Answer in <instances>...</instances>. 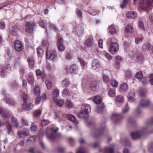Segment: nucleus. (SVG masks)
Returning <instances> with one entry per match:
<instances>
[{
    "mask_svg": "<svg viewBox=\"0 0 153 153\" xmlns=\"http://www.w3.org/2000/svg\"><path fill=\"white\" fill-rule=\"evenodd\" d=\"M115 100L117 102H123L124 101L123 97L122 95L117 96L115 97Z\"/></svg>",
    "mask_w": 153,
    "mask_h": 153,
    "instance_id": "obj_32",
    "label": "nucleus"
},
{
    "mask_svg": "<svg viewBox=\"0 0 153 153\" xmlns=\"http://www.w3.org/2000/svg\"><path fill=\"white\" fill-rule=\"evenodd\" d=\"M150 82L152 85H153V74H151L150 76Z\"/></svg>",
    "mask_w": 153,
    "mask_h": 153,
    "instance_id": "obj_64",
    "label": "nucleus"
},
{
    "mask_svg": "<svg viewBox=\"0 0 153 153\" xmlns=\"http://www.w3.org/2000/svg\"><path fill=\"white\" fill-rule=\"evenodd\" d=\"M45 84L47 89H51L52 87V82L48 80H47L45 82Z\"/></svg>",
    "mask_w": 153,
    "mask_h": 153,
    "instance_id": "obj_37",
    "label": "nucleus"
},
{
    "mask_svg": "<svg viewBox=\"0 0 153 153\" xmlns=\"http://www.w3.org/2000/svg\"><path fill=\"white\" fill-rule=\"evenodd\" d=\"M49 123V122L48 120H43L41 121V125L42 126H44L48 125Z\"/></svg>",
    "mask_w": 153,
    "mask_h": 153,
    "instance_id": "obj_49",
    "label": "nucleus"
},
{
    "mask_svg": "<svg viewBox=\"0 0 153 153\" xmlns=\"http://www.w3.org/2000/svg\"><path fill=\"white\" fill-rule=\"evenodd\" d=\"M22 99L24 103L23 104H26L28 100V97L27 95L25 93H23L22 94Z\"/></svg>",
    "mask_w": 153,
    "mask_h": 153,
    "instance_id": "obj_34",
    "label": "nucleus"
},
{
    "mask_svg": "<svg viewBox=\"0 0 153 153\" xmlns=\"http://www.w3.org/2000/svg\"><path fill=\"white\" fill-rule=\"evenodd\" d=\"M134 94L133 93H129L128 95V100L130 102L133 101L134 99Z\"/></svg>",
    "mask_w": 153,
    "mask_h": 153,
    "instance_id": "obj_36",
    "label": "nucleus"
},
{
    "mask_svg": "<svg viewBox=\"0 0 153 153\" xmlns=\"http://www.w3.org/2000/svg\"><path fill=\"white\" fill-rule=\"evenodd\" d=\"M137 0H134V3L135 4ZM140 5L141 8L146 10H149L153 6V0H140Z\"/></svg>",
    "mask_w": 153,
    "mask_h": 153,
    "instance_id": "obj_1",
    "label": "nucleus"
},
{
    "mask_svg": "<svg viewBox=\"0 0 153 153\" xmlns=\"http://www.w3.org/2000/svg\"><path fill=\"white\" fill-rule=\"evenodd\" d=\"M128 89V85L126 83L122 84L120 88V91L121 92H125L127 91Z\"/></svg>",
    "mask_w": 153,
    "mask_h": 153,
    "instance_id": "obj_24",
    "label": "nucleus"
},
{
    "mask_svg": "<svg viewBox=\"0 0 153 153\" xmlns=\"http://www.w3.org/2000/svg\"><path fill=\"white\" fill-rule=\"evenodd\" d=\"M125 31L128 33H131L133 31V27L131 25H128L125 27Z\"/></svg>",
    "mask_w": 153,
    "mask_h": 153,
    "instance_id": "obj_28",
    "label": "nucleus"
},
{
    "mask_svg": "<svg viewBox=\"0 0 153 153\" xmlns=\"http://www.w3.org/2000/svg\"><path fill=\"white\" fill-rule=\"evenodd\" d=\"M78 70V66L76 65H73L70 69V72L71 74H75Z\"/></svg>",
    "mask_w": 153,
    "mask_h": 153,
    "instance_id": "obj_20",
    "label": "nucleus"
},
{
    "mask_svg": "<svg viewBox=\"0 0 153 153\" xmlns=\"http://www.w3.org/2000/svg\"><path fill=\"white\" fill-rule=\"evenodd\" d=\"M43 46L45 47H48L49 45V43L47 40H44L42 42Z\"/></svg>",
    "mask_w": 153,
    "mask_h": 153,
    "instance_id": "obj_59",
    "label": "nucleus"
},
{
    "mask_svg": "<svg viewBox=\"0 0 153 153\" xmlns=\"http://www.w3.org/2000/svg\"><path fill=\"white\" fill-rule=\"evenodd\" d=\"M92 39L91 38H89L87 39L85 44V46L87 47H90L92 44Z\"/></svg>",
    "mask_w": 153,
    "mask_h": 153,
    "instance_id": "obj_31",
    "label": "nucleus"
},
{
    "mask_svg": "<svg viewBox=\"0 0 153 153\" xmlns=\"http://www.w3.org/2000/svg\"><path fill=\"white\" fill-rule=\"evenodd\" d=\"M5 102L8 104L11 105H15V102L13 100L7 97L4 98Z\"/></svg>",
    "mask_w": 153,
    "mask_h": 153,
    "instance_id": "obj_17",
    "label": "nucleus"
},
{
    "mask_svg": "<svg viewBox=\"0 0 153 153\" xmlns=\"http://www.w3.org/2000/svg\"><path fill=\"white\" fill-rule=\"evenodd\" d=\"M70 94L69 91L67 89H64L62 92V94L64 96H68Z\"/></svg>",
    "mask_w": 153,
    "mask_h": 153,
    "instance_id": "obj_45",
    "label": "nucleus"
},
{
    "mask_svg": "<svg viewBox=\"0 0 153 153\" xmlns=\"http://www.w3.org/2000/svg\"><path fill=\"white\" fill-rule=\"evenodd\" d=\"M76 13L79 17L81 18L82 17V12L81 10L76 9Z\"/></svg>",
    "mask_w": 153,
    "mask_h": 153,
    "instance_id": "obj_51",
    "label": "nucleus"
},
{
    "mask_svg": "<svg viewBox=\"0 0 153 153\" xmlns=\"http://www.w3.org/2000/svg\"><path fill=\"white\" fill-rule=\"evenodd\" d=\"M149 104L150 102L148 100H141L138 107L136 109L137 113L138 114H140L141 112L140 109L142 107H145L149 106Z\"/></svg>",
    "mask_w": 153,
    "mask_h": 153,
    "instance_id": "obj_6",
    "label": "nucleus"
},
{
    "mask_svg": "<svg viewBox=\"0 0 153 153\" xmlns=\"http://www.w3.org/2000/svg\"><path fill=\"white\" fill-rule=\"evenodd\" d=\"M97 83L96 82H93L91 85V87L92 88H95L97 87Z\"/></svg>",
    "mask_w": 153,
    "mask_h": 153,
    "instance_id": "obj_61",
    "label": "nucleus"
},
{
    "mask_svg": "<svg viewBox=\"0 0 153 153\" xmlns=\"http://www.w3.org/2000/svg\"><path fill=\"white\" fill-rule=\"evenodd\" d=\"M27 61L30 68L32 69L34 67L35 63L33 58L32 57H28L27 58Z\"/></svg>",
    "mask_w": 153,
    "mask_h": 153,
    "instance_id": "obj_22",
    "label": "nucleus"
},
{
    "mask_svg": "<svg viewBox=\"0 0 153 153\" xmlns=\"http://www.w3.org/2000/svg\"><path fill=\"white\" fill-rule=\"evenodd\" d=\"M37 53L39 57H42L43 54V51L42 48V47H39L37 49Z\"/></svg>",
    "mask_w": 153,
    "mask_h": 153,
    "instance_id": "obj_29",
    "label": "nucleus"
},
{
    "mask_svg": "<svg viewBox=\"0 0 153 153\" xmlns=\"http://www.w3.org/2000/svg\"><path fill=\"white\" fill-rule=\"evenodd\" d=\"M41 112L42 111L40 109H38L34 112L33 115L35 117H39L41 115Z\"/></svg>",
    "mask_w": 153,
    "mask_h": 153,
    "instance_id": "obj_41",
    "label": "nucleus"
},
{
    "mask_svg": "<svg viewBox=\"0 0 153 153\" xmlns=\"http://www.w3.org/2000/svg\"><path fill=\"white\" fill-rule=\"evenodd\" d=\"M136 76L138 79L142 78L143 76V75L141 71H139L136 74Z\"/></svg>",
    "mask_w": 153,
    "mask_h": 153,
    "instance_id": "obj_47",
    "label": "nucleus"
},
{
    "mask_svg": "<svg viewBox=\"0 0 153 153\" xmlns=\"http://www.w3.org/2000/svg\"><path fill=\"white\" fill-rule=\"evenodd\" d=\"M143 134V132L141 131H135L131 133V136L134 140L139 138Z\"/></svg>",
    "mask_w": 153,
    "mask_h": 153,
    "instance_id": "obj_11",
    "label": "nucleus"
},
{
    "mask_svg": "<svg viewBox=\"0 0 153 153\" xmlns=\"http://www.w3.org/2000/svg\"><path fill=\"white\" fill-rule=\"evenodd\" d=\"M122 117V116L121 114L115 113L113 114L111 119L113 120L115 119L119 120Z\"/></svg>",
    "mask_w": 153,
    "mask_h": 153,
    "instance_id": "obj_33",
    "label": "nucleus"
},
{
    "mask_svg": "<svg viewBox=\"0 0 153 153\" xmlns=\"http://www.w3.org/2000/svg\"><path fill=\"white\" fill-rule=\"evenodd\" d=\"M58 48L60 52L63 51L65 49L64 46L62 44H60L58 45Z\"/></svg>",
    "mask_w": 153,
    "mask_h": 153,
    "instance_id": "obj_48",
    "label": "nucleus"
},
{
    "mask_svg": "<svg viewBox=\"0 0 153 153\" xmlns=\"http://www.w3.org/2000/svg\"><path fill=\"white\" fill-rule=\"evenodd\" d=\"M73 103L69 100H67L65 102V104L68 108H71L72 107Z\"/></svg>",
    "mask_w": 153,
    "mask_h": 153,
    "instance_id": "obj_44",
    "label": "nucleus"
},
{
    "mask_svg": "<svg viewBox=\"0 0 153 153\" xmlns=\"http://www.w3.org/2000/svg\"><path fill=\"white\" fill-rule=\"evenodd\" d=\"M40 92L39 88L38 86L35 87L33 90V93L34 95L36 96L39 95Z\"/></svg>",
    "mask_w": 153,
    "mask_h": 153,
    "instance_id": "obj_35",
    "label": "nucleus"
},
{
    "mask_svg": "<svg viewBox=\"0 0 153 153\" xmlns=\"http://www.w3.org/2000/svg\"><path fill=\"white\" fill-rule=\"evenodd\" d=\"M129 55L133 58L136 57L137 61L139 63H143L144 60V56L143 54L138 52L131 51L129 53Z\"/></svg>",
    "mask_w": 153,
    "mask_h": 153,
    "instance_id": "obj_3",
    "label": "nucleus"
},
{
    "mask_svg": "<svg viewBox=\"0 0 153 153\" xmlns=\"http://www.w3.org/2000/svg\"><path fill=\"white\" fill-rule=\"evenodd\" d=\"M94 102L98 104V106L96 108V111L98 113H100L102 111L105 106L103 103H101L102 99L101 97L99 95L95 96L93 99Z\"/></svg>",
    "mask_w": 153,
    "mask_h": 153,
    "instance_id": "obj_2",
    "label": "nucleus"
},
{
    "mask_svg": "<svg viewBox=\"0 0 153 153\" xmlns=\"http://www.w3.org/2000/svg\"><path fill=\"white\" fill-rule=\"evenodd\" d=\"M115 68L117 69H119L120 66V63L118 61L115 62Z\"/></svg>",
    "mask_w": 153,
    "mask_h": 153,
    "instance_id": "obj_63",
    "label": "nucleus"
},
{
    "mask_svg": "<svg viewBox=\"0 0 153 153\" xmlns=\"http://www.w3.org/2000/svg\"><path fill=\"white\" fill-rule=\"evenodd\" d=\"M65 58L68 59H70L71 58V54L68 53L67 52L65 54Z\"/></svg>",
    "mask_w": 153,
    "mask_h": 153,
    "instance_id": "obj_62",
    "label": "nucleus"
},
{
    "mask_svg": "<svg viewBox=\"0 0 153 153\" xmlns=\"http://www.w3.org/2000/svg\"><path fill=\"white\" fill-rule=\"evenodd\" d=\"M151 47V45L149 43L143 44L142 46V50L143 51H149Z\"/></svg>",
    "mask_w": 153,
    "mask_h": 153,
    "instance_id": "obj_21",
    "label": "nucleus"
},
{
    "mask_svg": "<svg viewBox=\"0 0 153 153\" xmlns=\"http://www.w3.org/2000/svg\"><path fill=\"white\" fill-rule=\"evenodd\" d=\"M143 39V38L142 37L140 38H136L135 39V42L137 44H140L142 42Z\"/></svg>",
    "mask_w": 153,
    "mask_h": 153,
    "instance_id": "obj_54",
    "label": "nucleus"
},
{
    "mask_svg": "<svg viewBox=\"0 0 153 153\" xmlns=\"http://www.w3.org/2000/svg\"><path fill=\"white\" fill-rule=\"evenodd\" d=\"M57 57L56 52L55 51L50 52L49 51H47L46 53V57L47 59L54 60Z\"/></svg>",
    "mask_w": 153,
    "mask_h": 153,
    "instance_id": "obj_8",
    "label": "nucleus"
},
{
    "mask_svg": "<svg viewBox=\"0 0 153 153\" xmlns=\"http://www.w3.org/2000/svg\"><path fill=\"white\" fill-rule=\"evenodd\" d=\"M128 105L127 103L125 106V108L123 109V113H126L128 111Z\"/></svg>",
    "mask_w": 153,
    "mask_h": 153,
    "instance_id": "obj_55",
    "label": "nucleus"
},
{
    "mask_svg": "<svg viewBox=\"0 0 153 153\" xmlns=\"http://www.w3.org/2000/svg\"><path fill=\"white\" fill-rule=\"evenodd\" d=\"M15 49L17 51H20L23 49V45L21 41L19 40H16L14 43Z\"/></svg>",
    "mask_w": 153,
    "mask_h": 153,
    "instance_id": "obj_10",
    "label": "nucleus"
},
{
    "mask_svg": "<svg viewBox=\"0 0 153 153\" xmlns=\"http://www.w3.org/2000/svg\"><path fill=\"white\" fill-rule=\"evenodd\" d=\"M128 2V0H124L123 4L120 5V6L122 8H124L126 6Z\"/></svg>",
    "mask_w": 153,
    "mask_h": 153,
    "instance_id": "obj_60",
    "label": "nucleus"
},
{
    "mask_svg": "<svg viewBox=\"0 0 153 153\" xmlns=\"http://www.w3.org/2000/svg\"><path fill=\"white\" fill-rule=\"evenodd\" d=\"M119 49L118 44L116 42H112L110 45L109 50L112 54L116 53Z\"/></svg>",
    "mask_w": 153,
    "mask_h": 153,
    "instance_id": "obj_7",
    "label": "nucleus"
},
{
    "mask_svg": "<svg viewBox=\"0 0 153 153\" xmlns=\"http://www.w3.org/2000/svg\"><path fill=\"white\" fill-rule=\"evenodd\" d=\"M139 27L140 29L144 30H145L144 25L143 23L141 20L139 21Z\"/></svg>",
    "mask_w": 153,
    "mask_h": 153,
    "instance_id": "obj_46",
    "label": "nucleus"
},
{
    "mask_svg": "<svg viewBox=\"0 0 153 153\" xmlns=\"http://www.w3.org/2000/svg\"><path fill=\"white\" fill-rule=\"evenodd\" d=\"M22 124L24 126H27L28 125V123L27 120L25 119L24 117L22 118Z\"/></svg>",
    "mask_w": 153,
    "mask_h": 153,
    "instance_id": "obj_50",
    "label": "nucleus"
},
{
    "mask_svg": "<svg viewBox=\"0 0 153 153\" xmlns=\"http://www.w3.org/2000/svg\"><path fill=\"white\" fill-rule=\"evenodd\" d=\"M54 101L55 104L59 107H62L64 104V102L62 100H59L58 101L55 100Z\"/></svg>",
    "mask_w": 153,
    "mask_h": 153,
    "instance_id": "obj_40",
    "label": "nucleus"
},
{
    "mask_svg": "<svg viewBox=\"0 0 153 153\" xmlns=\"http://www.w3.org/2000/svg\"><path fill=\"white\" fill-rule=\"evenodd\" d=\"M35 25V23L33 22L27 23L25 26L26 31L27 32H30L33 31Z\"/></svg>",
    "mask_w": 153,
    "mask_h": 153,
    "instance_id": "obj_12",
    "label": "nucleus"
},
{
    "mask_svg": "<svg viewBox=\"0 0 153 153\" xmlns=\"http://www.w3.org/2000/svg\"><path fill=\"white\" fill-rule=\"evenodd\" d=\"M114 150L113 147H107L103 150V153H114Z\"/></svg>",
    "mask_w": 153,
    "mask_h": 153,
    "instance_id": "obj_23",
    "label": "nucleus"
},
{
    "mask_svg": "<svg viewBox=\"0 0 153 153\" xmlns=\"http://www.w3.org/2000/svg\"><path fill=\"white\" fill-rule=\"evenodd\" d=\"M49 24L50 27L52 28L55 31H56L58 30L57 28L55 26V25H54L51 22H49Z\"/></svg>",
    "mask_w": 153,
    "mask_h": 153,
    "instance_id": "obj_58",
    "label": "nucleus"
},
{
    "mask_svg": "<svg viewBox=\"0 0 153 153\" xmlns=\"http://www.w3.org/2000/svg\"><path fill=\"white\" fill-rule=\"evenodd\" d=\"M1 115L2 117L6 118H8L10 116V114L4 110H3Z\"/></svg>",
    "mask_w": 153,
    "mask_h": 153,
    "instance_id": "obj_38",
    "label": "nucleus"
},
{
    "mask_svg": "<svg viewBox=\"0 0 153 153\" xmlns=\"http://www.w3.org/2000/svg\"><path fill=\"white\" fill-rule=\"evenodd\" d=\"M10 65H7L6 66H2L0 71V75L2 77H4L5 74L10 70Z\"/></svg>",
    "mask_w": 153,
    "mask_h": 153,
    "instance_id": "obj_9",
    "label": "nucleus"
},
{
    "mask_svg": "<svg viewBox=\"0 0 153 153\" xmlns=\"http://www.w3.org/2000/svg\"><path fill=\"white\" fill-rule=\"evenodd\" d=\"M62 85L64 86L68 87L70 84V82L69 79L65 78L61 82Z\"/></svg>",
    "mask_w": 153,
    "mask_h": 153,
    "instance_id": "obj_26",
    "label": "nucleus"
},
{
    "mask_svg": "<svg viewBox=\"0 0 153 153\" xmlns=\"http://www.w3.org/2000/svg\"><path fill=\"white\" fill-rule=\"evenodd\" d=\"M111 85L113 87H117L118 86L117 82L115 80H111Z\"/></svg>",
    "mask_w": 153,
    "mask_h": 153,
    "instance_id": "obj_43",
    "label": "nucleus"
},
{
    "mask_svg": "<svg viewBox=\"0 0 153 153\" xmlns=\"http://www.w3.org/2000/svg\"><path fill=\"white\" fill-rule=\"evenodd\" d=\"M27 81L28 83L30 85L33 84L34 80L32 74L28 75L26 76Z\"/></svg>",
    "mask_w": 153,
    "mask_h": 153,
    "instance_id": "obj_25",
    "label": "nucleus"
},
{
    "mask_svg": "<svg viewBox=\"0 0 153 153\" xmlns=\"http://www.w3.org/2000/svg\"><path fill=\"white\" fill-rule=\"evenodd\" d=\"M39 25L42 27L44 28L46 26V24L45 21L41 20L39 22Z\"/></svg>",
    "mask_w": 153,
    "mask_h": 153,
    "instance_id": "obj_53",
    "label": "nucleus"
},
{
    "mask_svg": "<svg viewBox=\"0 0 153 153\" xmlns=\"http://www.w3.org/2000/svg\"><path fill=\"white\" fill-rule=\"evenodd\" d=\"M67 118L72 122H74L76 120L75 117L73 115L70 114L67 115Z\"/></svg>",
    "mask_w": 153,
    "mask_h": 153,
    "instance_id": "obj_39",
    "label": "nucleus"
},
{
    "mask_svg": "<svg viewBox=\"0 0 153 153\" xmlns=\"http://www.w3.org/2000/svg\"><path fill=\"white\" fill-rule=\"evenodd\" d=\"M11 124L13 126L17 128L19 126V122L16 118L13 117L11 119Z\"/></svg>",
    "mask_w": 153,
    "mask_h": 153,
    "instance_id": "obj_16",
    "label": "nucleus"
},
{
    "mask_svg": "<svg viewBox=\"0 0 153 153\" xmlns=\"http://www.w3.org/2000/svg\"><path fill=\"white\" fill-rule=\"evenodd\" d=\"M102 125V129H99L97 130L94 134V137H97L99 136L102 132V128H104L105 126V123H103Z\"/></svg>",
    "mask_w": 153,
    "mask_h": 153,
    "instance_id": "obj_18",
    "label": "nucleus"
},
{
    "mask_svg": "<svg viewBox=\"0 0 153 153\" xmlns=\"http://www.w3.org/2000/svg\"><path fill=\"white\" fill-rule=\"evenodd\" d=\"M59 95V90L57 88H55L54 89L53 93H52V97L53 98L54 100V99L56 98V97H58Z\"/></svg>",
    "mask_w": 153,
    "mask_h": 153,
    "instance_id": "obj_27",
    "label": "nucleus"
},
{
    "mask_svg": "<svg viewBox=\"0 0 153 153\" xmlns=\"http://www.w3.org/2000/svg\"><path fill=\"white\" fill-rule=\"evenodd\" d=\"M35 138L34 136H32L31 137H29L27 140V142L28 143H29L30 141H34L35 140Z\"/></svg>",
    "mask_w": 153,
    "mask_h": 153,
    "instance_id": "obj_56",
    "label": "nucleus"
},
{
    "mask_svg": "<svg viewBox=\"0 0 153 153\" xmlns=\"http://www.w3.org/2000/svg\"><path fill=\"white\" fill-rule=\"evenodd\" d=\"M22 108L25 110H30L33 107V105L31 103H29L27 105L26 104H22Z\"/></svg>",
    "mask_w": 153,
    "mask_h": 153,
    "instance_id": "obj_19",
    "label": "nucleus"
},
{
    "mask_svg": "<svg viewBox=\"0 0 153 153\" xmlns=\"http://www.w3.org/2000/svg\"><path fill=\"white\" fill-rule=\"evenodd\" d=\"M126 16L128 19H134L137 17V14L134 11H131L126 13Z\"/></svg>",
    "mask_w": 153,
    "mask_h": 153,
    "instance_id": "obj_13",
    "label": "nucleus"
},
{
    "mask_svg": "<svg viewBox=\"0 0 153 153\" xmlns=\"http://www.w3.org/2000/svg\"><path fill=\"white\" fill-rule=\"evenodd\" d=\"M37 129V126L33 124H32L30 127V129L31 131H36Z\"/></svg>",
    "mask_w": 153,
    "mask_h": 153,
    "instance_id": "obj_57",
    "label": "nucleus"
},
{
    "mask_svg": "<svg viewBox=\"0 0 153 153\" xmlns=\"http://www.w3.org/2000/svg\"><path fill=\"white\" fill-rule=\"evenodd\" d=\"M7 133L8 134H10L12 132V126L10 124L9 125L7 126Z\"/></svg>",
    "mask_w": 153,
    "mask_h": 153,
    "instance_id": "obj_52",
    "label": "nucleus"
},
{
    "mask_svg": "<svg viewBox=\"0 0 153 153\" xmlns=\"http://www.w3.org/2000/svg\"><path fill=\"white\" fill-rule=\"evenodd\" d=\"M108 95L111 97H114L116 94V91L114 89L110 88L108 91Z\"/></svg>",
    "mask_w": 153,
    "mask_h": 153,
    "instance_id": "obj_30",
    "label": "nucleus"
},
{
    "mask_svg": "<svg viewBox=\"0 0 153 153\" xmlns=\"http://www.w3.org/2000/svg\"><path fill=\"white\" fill-rule=\"evenodd\" d=\"M100 64L99 61L97 59L94 60L92 63V68L93 69H96L100 67Z\"/></svg>",
    "mask_w": 153,
    "mask_h": 153,
    "instance_id": "obj_15",
    "label": "nucleus"
},
{
    "mask_svg": "<svg viewBox=\"0 0 153 153\" xmlns=\"http://www.w3.org/2000/svg\"><path fill=\"white\" fill-rule=\"evenodd\" d=\"M58 130V128L55 129L53 127L51 128L46 131V137L49 141H52L55 139L56 136L55 133Z\"/></svg>",
    "mask_w": 153,
    "mask_h": 153,
    "instance_id": "obj_4",
    "label": "nucleus"
},
{
    "mask_svg": "<svg viewBox=\"0 0 153 153\" xmlns=\"http://www.w3.org/2000/svg\"><path fill=\"white\" fill-rule=\"evenodd\" d=\"M102 78L103 80L105 83H108L110 81V79L109 76L106 75H103Z\"/></svg>",
    "mask_w": 153,
    "mask_h": 153,
    "instance_id": "obj_42",
    "label": "nucleus"
},
{
    "mask_svg": "<svg viewBox=\"0 0 153 153\" xmlns=\"http://www.w3.org/2000/svg\"><path fill=\"white\" fill-rule=\"evenodd\" d=\"M91 111V107L90 105L87 104L85 105L84 110H82L78 115L80 118H86L88 117V114Z\"/></svg>",
    "mask_w": 153,
    "mask_h": 153,
    "instance_id": "obj_5",
    "label": "nucleus"
},
{
    "mask_svg": "<svg viewBox=\"0 0 153 153\" xmlns=\"http://www.w3.org/2000/svg\"><path fill=\"white\" fill-rule=\"evenodd\" d=\"M117 30V27L113 25H111L108 27V33H111V34H113L116 33Z\"/></svg>",
    "mask_w": 153,
    "mask_h": 153,
    "instance_id": "obj_14",
    "label": "nucleus"
}]
</instances>
